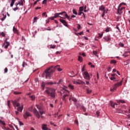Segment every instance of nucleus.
<instances>
[{"instance_id": "1", "label": "nucleus", "mask_w": 130, "mask_h": 130, "mask_svg": "<svg viewBox=\"0 0 130 130\" xmlns=\"http://www.w3.org/2000/svg\"><path fill=\"white\" fill-rule=\"evenodd\" d=\"M55 70H57L58 72H61L62 70L59 68V66L57 65L56 66H51L49 68L45 70V73L46 74V79H51V75L55 72Z\"/></svg>"}, {"instance_id": "2", "label": "nucleus", "mask_w": 130, "mask_h": 130, "mask_svg": "<svg viewBox=\"0 0 130 130\" xmlns=\"http://www.w3.org/2000/svg\"><path fill=\"white\" fill-rule=\"evenodd\" d=\"M45 92L47 93L48 96H50L52 98L55 97V89L52 88H48Z\"/></svg>"}, {"instance_id": "3", "label": "nucleus", "mask_w": 130, "mask_h": 130, "mask_svg": "<svg viewBox=\"0 0 130 130\" xmlns=\"http://www.w3.org/2000/svg\"><path fill=\"white\" fill-rule=\"evenodd\" d=\"M14 107H18L17 108V111H19L20 112H22L23 111V109L24 108V105H22L20 107V103H18V101H14L12 102Z\"/></svg>"}, {"instance_id": "4", "label": "nucleus", "mask_w": 130, "mask_h": 130, "mask_svg": "<svg viewBox=\"0 0 130 130\" xmlns=\"http://www.w3.org/2000/svg\"><path fill=\"white\" fill-rule=\"evenodd\" d=\"M122 5H124V3H122L119 5L117 10L118 14H122L123 12H124V10H125V7H121V6H122Z\"/></svg>"}, {"instance_id": "5", "label": "nucleus", "mask_w": 130, "mask_h": 130, "mask_svg": "<svg viewBox=\"0 0 130 130\" xmlns=\"http://www.w3.org/2000/svg\"><path fill=\"white\" fill-rule=\"evenodd\" d=\"M122 82L123 81L121 80L120 82L115 84L113 88L110 89L111 92H114V91H115V90L117 89L118 87H119V86H121L122 85Z\"/></svg>"}, {"instance_id": "6", "label": "nucleus", "mask_w": 130, "mask_h": 130, "mask_svg": "<svg viewBox=\"0 0 130 130\" xmlns=\"http://www.w3.org/2000/svg\"><path fill=\"white\" fill-rule=\"evenodd\" d=\"M82 75L83 76L85 80H88V81H90L91 80L90 74H89V73H88V72L87 71L84 72L83 73H82Z\"/></svg>"}, {"instance_id": "7", "label": "nucleus", "mask_w": 130, "mask_h": 130, "mask_svg": "<svg viewBox=\"0 0 130 130\" xmlns=\"http://www.w3.org/2000/svg\"><path fill=\"white\" fill-rule=\"evenodd\" d=\"M36 106L37 108L38 109V110L41 115H42V114H45V112H44L43 109H42V107H41V106H39L38 105H37Z\"/></svg>"}, {"instance_id": "8", "label": "nucleus", "mask_w": 130, "mask_h": 130, "mask_svg": "<svg viewBox=\"0 0 130 130\" xmlns=\"http://www.w3.org/2000/svg\"><path fill=\"white\" fill-rule=\"evenodd\" d=\"M33 112L34 114L37 116V118H38L39 119L40 118V115L39 114L38 111H37V109L35 108L33 110Z\"/></svg>"}, {"instance_id": "9", "label": "nucleus", "mask_w": 130, "mask_h": 130, "mask_svg": "<svg viewBox=\"0 0 130 130\" xmlns=\"http://www.w3.org/2000/svg\"><path fill=\"white\" fill-rule=\"evenodd\" d=\"M76 108H80L83 110L84 112H86V108L80 104L76 105Z\"/></svg>"}, {"instance_id": "10", "label": "nucleus", "mask_w": 130, "mask_h": 130, "mask_svg": "<svg viewBox=\"0 0 130 130\" xmlns=\"http://www.w3.org/2000/svg\"><path fill=\"white\" fill-rule=\"evenodd\" d=\"M29 116H31V114L29 113L28 111H25V113L23 115V117L25 118V119H26V118H28Z\"/></svg>"}, {"instance_id": "11", "label": "nucleus", "mask_w": 130, "mask_h": 130, "mask_svg": "<svg viewBox=\"0 0 130 130\" xmlns=\"http://www.w3.org/2000/svg\"><path fill=\"white\" fill-rule=\"evenodd\" d=\"M4 45L5 46L4 48L7 49V48H8L9 47V46H10V42L6 41H4Z\"/></svg>"}, {"instance_id": "12", "label": "nucleus", "mask_w": 130, "mask_h": 130, "mask_svg": "<svg viewBox=\"0 0 130 130\" xmlns=\"http://www.w3.org/2000/svg\"><path fill=\"white\" fill-rule=\"evenodd\" d=\"M59 21L61 23H62V24H63V25H64V26H66V27H68V23L67 22V21H66V20L60 19H59Z\"/></svg>"}, {"instance_id": "13", "label": "nucleus", "mask_w": 130, "mask_h": 130, "mask_svg": "<svg viewBox=\"0 0 130 130\" xmlns=\"http://www.w3.org/2000/svg\"><path fill=\"white\" fill-rule=\"evenodd\" d=\"M110 105L112 107H113V108H115V105H117L116 103H113V102L110 101Z\"/></svg>"}, {"instance_id": "14", "label": "nucleus", "mask_w": 130, "mask_h": 130, "mask_svg": "<svg viewBox=\"0 0 130 130\" xmlns=\"http://www.w3.org/2000/svg\"><path fill=\"white\" fill-rule=\"evenodd\" d=\"M42 128L43 130H48V128H47V125H46L45 124L42 125Z\"/></svg>"}, {"instance_id": "15", "label": "nucleus", "mask_w": 130, "mask_h": 130, "mask_svg": "<svg viewBox=\"0 0 130 130\" xmlns=\"http://www.w3.org/2000/svg\"><path fill=\"white\" fill-rule=\"evenodd\" d=\"M59 14H58V13H56V14H55L54 18H55V19H56V18H57V17H59L60 18H62V19H66V17L63 18V17H62L61 16H59Z\"/></svg>"}, {"instance_id": "16", "label": "nucleus", "mask_w": 130, "mask_h": 130, "mask_svg": "<svg viewBox=\"0 0 130 130\" xmlns=\"http://www.w3.org/2000/svg\"><path fill=\"white\" fill-rule=\"evenodd\" d=\"M105 9V7L103 5H102L99 7V11H104Z\"/></svg>"}, {"instance_id": "17", "label": "nucleus", "mask_w": 130, "mask_h": 130, "mask_svg": "<svg viewBox=\"0 0 130 130\" xmlns=\"http://www.w3.org/2000/svg\"><path fill=\"white\" fill-rule=\"evenodd\" d=\"M68 87H69V89H71V90H74V89L73 85H72L71 84H69L68 85Z\"/></svg>"}, {"instance_id": "18", "label": "nucleus", "mask_w": 130, "mask_h": 130, "mask_svg": "<svg viewBox=\"0 0 130 130\" xmlns=\"http://www.w3.org/2000/svg\"><path fill=\"white\" fill-rule=\"evenodd\" d=\"M92 92V90L89 88H86L87 94H90Z\"/></svg>"}, {"instance_id": "19", "label": "nucleus", "mask_w": 130, "mask_h": 130, "mask_svg": "<svg viewBox=\"0 0 130 130\" xmlns=\"http://www.w3.org/2000/svg\"><path fill=\"white\" fill-rule=\"evenodd\" d=\"M69 95L68 94H64L63 97H62V100L63 101H64L66 102V98L68 97Z\"/></svg>"}, {"instance_id": "20", "label": "nucleus", "mask_w": 130, "mask_h": 130, "mask_svg": "<svg viewBox=\"0 0 130 130\" xmlns=\"http://www.w3.org/2000/svg\"><path fill=\"white\" fill-rule=\"evenodd\" d=\"M104 39H105L106 41H109V40H110V37L108 36V37L104 38Z\"/></svg>"}, {"instance_id": "21", "label": "nucleus", "mask_w": 130, "mask_h": 130, "mask_svg": "<svg viewBox=\"0 0 130 130\" xmlns=\"http://www.w3.org/2000/svg\"><path fill=\"white\" fill-rule=\"evenodd\" d=\"M15 2H16V0H11V3L10 4V7H13L15 4Z\"/></svg>"}, {"instance_id": "22", "label": "nucleus", "mask_w": 130, "mask_h": 130, "mask_svg": "<svg viewBox=\"0 0 130 130\" xmlns=\"http://www.w3.org/2000/svg\"><path fill=\"white\" fill-rule=\"evenodd\" d=\"M72 101H73V102H75V103H77V99H76V98H74L73 96H72Z\"/></svg>"}, {"instance_id": "23", "label": "nucleus", "mask_w": 130, "mask_h": 130, "mask_svg": "<svg viewBox=\"0 0 130 130\" xmlns=\"http://www.w3.org/2000/svg\"><path fill=\"white\" fill-rule=\"evenodd\" d=\"M78 60L80 62H82V61H83V57H82V56H78Z\"/></svg>"}, {"instance_id": "24", "label": "nucleus", "mask_w": 130, "mask_h": 130, "mask_svg": "<svg viewBox=\"0 0 130 130\" xmlns=\"http://www.w3.org/2000/svg\"><path fill=\"white\" fill-rule=\"evenodd\" d=\"M13 30L15 33H17V34H18V29H17L15 26L13 27Z\"/></svg>"}, {"instance_id": "25", "label": "nucleus", "mask_w": 130, "mask_h": 130, "mask_svg": "<svg viewBox=\"0 0 130 130\" xmlns=\"http://www.w3.org/2000/svg\"><path fill=\"white\" fill-rule=\"evenodd\" d=\"M93 53L95 56H97L98 57H99V56L97 55L98 52L97 51H93Z\"/></svg>"}, {"instance_id": "26", "label": "nucleus", "mask_w": 130, "mask_h": 130, "mask_svg": "<svg viewBox=\"0 0 130 130\" xmlns=\"http://www.w3.org/2000/svg\"><path fill=\"white\" fill-rule=\"evenodd\" d=\"M117 102L119 104H120V103H125V101L123 100H119Z\"/></svg>"}, {"instance_id": "27", "label": "nucleus", "mask_w": 130, "mask_h": 130, "mask_svg": "<svg viewBox=\"0 0 130 130\" xmlns=\"http://www.w3.org/2000/svg\"><path fill=\"white\" fill-rule=\"evenodd\" d=\"M42 88L43 89V90H44V88L45 87V83H44V82H43L42 83Z\"/></svg>"}, {"instance_id": "28", "label": "nucleus", "mask_w": 130, "mask_h": 130, "mask_svg": "<svg viewBox=\"0 0 130 130\" xmlns=\"http://www.w3.org/2000/svg\"><path fill=\"white\" fill-rule=\"evenodd\" d=\"M110 63L113 64V63H116V60H111L110 61Z\"/></svg>"}, {"instance_id": "29", "label": "nucleus", "mask_w": 130, "mask_h": 130, "mask_svg": "<svg viewBox=\"0 0 130 130\" xmlns=\"http://www.w3.org/2000/svg\"><path fill=\"white\" fill-rule=\"evenodd\" d=\"M0 123L1 124H3V125H6V123H5V121H4L2 120H0Z\"/></svg>"}, {"instance_id": "30", "label": "nucleus", "mask_w": 130, "mask_h": 130, "mask_svg": "<svg viewBox=\"0 0 130 130\" xmlns=\"http://www.w3.org/2000/svg\"><path fill=\"white\" fill-rule=\"evenodd\" d=\"M73 13L74 14V15H78V12H77V11H76V9L73 10Z\"/></svg>"}, {"instance_id": "31", "label": "nucleus", "mask_w": 130, "mask_h": 130, "mask_svg": "<svg viewBox=\"0 0 130 130\" xmlns=\"http://www.w3.org/2000/svg\"><path fill=\"white\" fill-rule=\"evenodd\" d=\"M29 97L31 100H35V95H31Z\"/></svg>"}, {"instance_id": "32", "label": "nucleus", "mask_w": 130, "mask_h": 130, "mask_svg": "<svg viewBox=\"0 0 130 130\" xmlns=\"http://www.w3.org/2000/svg\"><path fill=\"white\" fill-rule=\"evenodd\" d=\"M84 11V7H80L79 8V12H83Z\"/></svg>"}, {"instance_id": "33", "label": "nucleus", "mask_w": 130, "mask_h": 130, "mask_svg": "<svg viewBox=\"0 0 130 130\" xmlns=\"http://www.w3.org/2000/svg\"><path fill=\"white\" fill-rule=\"evenodd\" d=\"M108 11V9H107V10L105 9L104 10H103V14L105 15V14H107Z\"/></svg>"}, {"instance_id": "34", "label": "nucleus", "mask_w": 130, "mask_h": 130, "mask_svg": "<svg viewBox=\"0 0 130 130\" xmlns=\"http://www.w3.org/2000/svg\"><path fill=\"white\" fill-rule=\"evenodd\" d=\"M16 7L18 6V5H20V6H23V2H19L18 4H16Z\"/></svg>"}, {"instance_id": "35", "label": "nucleus", "mask_w": 130, "mask_h": 130, "mask_svg": "<svg viewBox=\"0 0 130 130\" xmlns=\"http://www.w3.org/2000/svg\"><path fill=\"white\" fill-rule=\"evenodd\" d=\"M116 29H117V30H118L119 33H121V30H120V29H119V27H118V25H117Z\"/></svg>"}, {"instance_id": "36", "label": "nucleus", "mask_w": 130, "mask_h": 130, "mask_svg": "<svg viewBox=\"0 0 130 130\" xmlns=\"http://www.w3.org/2000/svg\"><path fill=\"white\" fill-rule=\"evenodd\" d=\"M110 31V27H107L105 30V32H109Z\"/></svg>"}, {"instance_id": "37", "label": "nucleus", "mask_w": 130, "mask_h": 130, "mask_svg": "<svg viewBox=\"0 0 130 130\" xmlns=\"http://www.w3.org/2000/svg\"><path fill=\"white\" fill-rule=\"evenodd\" d=\"M38 19V17H34L33 23H35V22H37L36 20H37Z\"/></svg>"}, {"instance_id": "38", "label": "nucleus", "mask_w": 130, "mask_h": 130, "mask_svg": "<svg viewBox=\"0 0 130 130\" xmlns=\"http://www.w3.org/2000/svg\"><path fill=\"white\" fill-rule=\"evenodd\" d=\"M119 45L121 47H123L124 46V44L122 43H120Z\"/></svg>"}, {"instance_id": "39", "label": "nucleus", "mask_w": 130, "mask_h": 130, "mask_svg": "<svg viewBox=\"0 0 130 130\" xmlns=\"http://www.w3.org/2000/svg\"><path fill=\"white\" fill-rule=\"evenodd\" d=\"M6 18H7V15L4 16L1 19V20H2V21H5V20H6Z\"/></svg>"}, {"instance_id": "40", "label": "nucleus", "mask_w": 130, "mask_h": 130, "mask_svg": "<svg viewBox=\"0 0 130 130\" xmlns=\"http://www.w3.org/2000/svg\"><path fill=\"white\" fill-rule=\"evenodd\" d=\"M45 30H46L47 31H51L52 29L50 28V27H48V28H45Z\"/></svg>"}, {"instance_id": "41", "label": "nucleus", "mask_w": 130, "mask_h": 130, "mask_svg": "<svg viewBox=\"0 0 130 130\" xmlns=\"http://www.w3.org/2000/svg\"><path fill=\"white\" fill-rule=\"evenodd\" d=\"M26 66H27V63H26V62H23V63H22L23 68H25V67H26Z\"/></svg>"}, {"instance_id": "42", "label": "nucleus", "mask_w": 130, "mask_h": 130, "mask_svg": "<svg viewBox=\"0 0 130 130\" xmlns=\"http://www.w3.org/2000/svg\"><path fill=\"white\" fill-rule=\"evenodd\" d=\"M21 92H17V91H15L14 92V94H15V95H19V94H21Z\"/></svg>"}, {"instance_id": "43", "label": "nucleus", "mask_w": 130, "mask_h": 130, "mask_svg": "<svg viewBox=\"0 0 130 130\" xmlns=\"http://www.w3.org/2000/svg\"><path fill=\"white\" fill-rule=\"evenodd\" d=\"M63 14H67V12H66L65 11H63L61 13H59L58 15H63Z\"/></svg>"}, {"instance_id": "44", "label": "nucleus", "mask_w": 130, "mask_h": 130, "mask_svg": "<svg viewBox=\"0 0 130 130\" xmlns=\"http://www.w3.org/2000/svg\"><path fill=\"white\" fill-rule=\"evenodd\" d=\"M1 35H2L3 37H5L6 36V34H5V32H1Z\"/></svg>"}, {"instance_id": "45", "label": "nucleus", "mask_w": 130, "mask_h": 130, "mask_svg": "<svg viewBox=\"0 0 130 130\" xmlns=\"http://www.w3.org/2000/svg\"><path fill=\"white\" fill-rule=\"evenodd\" d=\"M99 37H100V38H102V37L103 36V32L102 33V34H99Z\"/></svg>"}, {"instance_id": "46", "label": "nucleus", "mask_w": 130, "mask_h": 130, "mask_svg": "<svg viewBox=\"0 0 130 130\" xmlns=\"http://www.w3.org/2000/svg\"><path fill=\"white\" fill-rule=\"evenodd\" d=\"M38 2H40V0H37L36 1H35L34 3V6H35V5H36L37 3H38Z\"/></svg>"}, {"instance_id": "47", "label": "nucleus", "mask_w": 130, "mask_h": 130, "mask_svg": "<svg viewBox=\"0 0 130 130\" xmlns=\"http://www.w3.org/2000/svg\"><path fill=\"white\" fill-rule=\"evenodd\" d=\"M17 10H19V7H18L17 6H16V8L13 9V11H17Z\"/></svg>"}, {"instance_id": "48", "label": "nucleus", "mask_w": 130, "mask_h": 130, "mask_svg": "<svg viewBox=\"0 0 130 130\" xmlns=\"http://www.w3.org/2000/svg\"><path fill=\"white\" fill-rule=\"evenodd\" d=\"M77 28L78 30H80V29H81V25L77 24Z\"/></svg>"}, {"instance_id": "49", "label": "nucleus", "mask_w": 130, "mask_h": 130, "mask_svg": "<svg viewBox=\"0 0 130 130\" xmlns=\"http://www.w3.org/2000/svg\"><path fill=\"white\" fill-rule=\"evenodd\" d=\"M61 82H62L61 79H60L58 82V83H57V85H59V84H61Z\"/></svg>"}, {"instance_id": "50", "label": "nucleus", "mask_w": 130, "mask_h": 130, "mask_svg": "<svg viewBox=\"0 0 130 130\" xmlns=\"http://www.w3.org/2000/svg\"><path fill=\"white\" fill-rule=\"evenodd\" d=\"M4 73H8V69L6 68L4 70Z\"/></svg>"}, {"instance_id": "51", "label": "nucleus", "mask_w": 130, "mask_h": 130, "mask_svg": "<svg viewBox=\"0 0 130 130\" xmlns=\"http://www.w3.org/2000/svg\"><path fill=\"white\" fill-rule=\"evenodd\" d=\"M83 12H82V11H80L79 13H78V16H81V15H82V14H83Z\"/></svg>"}, {"instance_id": "52", "label": "nucleus", "mask_w": 130, "mask_h": 130, "mask_svg": "<svg viewBox=\"0 0 130 130\" xmlns=\"http://www.w3.org/2000/svg\"><path fill=\"white\" fill-rule=\"evenodd\" d=\"M7 104H8V106H9V107H10V104H11V102L10 101H8L7 102Z\"/></svg>"}, {"instance_id": "53", "label": "nucleus", "mask_w": 130, "mask_h": 130, "mask_svg": "<svg viewBox=\"0 0 130 130\" xmlns=\"http://www.w3.org/2000/svg\"><path fill=\"white\" fill-rule=\"evenodd\" d=\"M46 2H47V0H44L42 2L43 5H44V4H46Z\"/></svg>"}, {"instance_id": "54", "label": "nucleus", "mask_w": 130, "mask_h": 130, "mask_svg": "<svg viewBox=\"0 0 130 130\" xmlns=\"http://www.w3.org/2000/svg\"><path fill=\"white\" fill-rule=\"evenodd\" d=\"M49 19L50 20H54V19H55V17H54V16H53V17H50V18H49Z\"/></svg>"}, {"instance_id": "55", "label": "nucleus", "mask_w": 130, "mask_h": 130, "mask_svg": "<svg viewBox=\"0 0 130 130\" xmlns=\"http://www.w3.org/2000/svg\"><path fill=\"white\" fill-rule=\"evenodd\" d=\"M20 125H24V123L21 121H19Z\"/></svg>"}, {"instance_id": "56", "label": "nucleus", "mask_w": 130, "mask_h": 130, "mask_svg": "<svg viewBox=\"0 0 130 130\" xmlns=\"http://www.w3.org/2000/svg\"><path fill=\"white\" fill-rule=\"evenodd\" d=\"M82 72H85V66H83V67L82 69Z\"/></svg>"}, {"instance_id": "57", "label": "nucleus", "mask_w": 130, "mask_h": 130, "mask_svg": "<svg viewBox=\"0 0 130 130\" xmlns=\"http://www.w3.org/2000/svg\"><path fill=\"white\" fill-rule=\"evenodd\" d=\"M81 85H85L86 83H85L84 81H81Z\"/></svg>"}, {"instance_id": "58", "label": "nucleus", "mask_w": 130, "mask_h": 130, "mask_svg": "<svg viewBox=\"0 0 130 130\" xmlns=\"http://www.w3.org/2000/svg\"><path fill=\"white\" fill-rule=\"evenodd\" d=\"M50 48H52L53 49H54L55 48V45H53L50 47Z\"/></svg>"}, {"instance_id": "59", "label": "nucleus", "mask_w": 130, "mask_h": 130, "mask_svg": "<svg viewBox=\"0 0 130 130\" xmlns=\"http://www.w3.org/2000/svg\"><path fill=\"white\" fill-rule=\"evenodd\" d=\"M15 114L16 115H19V112H18L17 111H15Z\"/></svg>"}, {"instance_id": "60", "label": "nucleus", "mask_w": 130, "mask_h": 130, "mask_svg": "<svg viewBox=\"0 0 130 130\" xmlns=\"http://www.w3.org/2000/svg\"><path fill=\"white\" fill-rule=\"evenodd\" d=\"M115 77H111V78H110V79L111 80V81H113V80H115Z\"/></svg>"}, {"instance_id": "61", "label": "nucleus", "mask_w": 130, "mask_h": 130, "mask_svg": "<svg viewBox=\"0 0 130 130\" xmlns=\"http://www.w3.org/2000/svg\"><path fill=\"white\" fill-rule=\"evenodd\" d=\"M110 71H111V68L108 67V72H110Z\"/></svg>"}, {"instance_id": "62", "label": "nucleus", "mask_w": 130, "mask_h": 130, "mask_svg": "<svg viewBox=\"0 0 130 130\" xmlns=\"http://www.w3.org/2000/svg\"><path fill=\"white\" fill-rule=\"evenodd\" d=\"M46 15V12H44L42 14V17H44Z\"/></svg>"}, {"instance_id": "63", "label": "nucleus", "mask_w": 130, "mask_h": 130, "mask_svg": "<svg viewBox=\"0 0 130 130\" xmlns=\"http://www.w3.org/2000/svg\"><path fill=\"white\" fill-rule=\"evenodd\" d=\"M78 34L79 35H83V31L80 32H79Z\"/></svg>"}, {"instance_id": "64", "label": "nucleus", "mask_w": 130, "mask_h": 130, "mask_svg": "<svg viewBox=\"0 0 130 130\" xmlns=\"http://www.w3.org/2000/svg\"><path fill=\"white\" fill-rule=\"evenodd\" d=\"M82 56L85 57V56H86V54H85V53H82Z\"/></svg>"}]
</instances>
